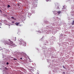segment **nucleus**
Listing matches in <instances>:
<instances>
[{
    "label": "nucleus",
    "mask_w": 74,
    "mask_h": 74,
    "mask_svg": "<svg viewBox=\"0 0 74 74\" xmlns=\"http://www.w3.org/2000/svg\"><path fill=\"white\" fill-rule=\"evenodd\" d=\"M11 18L12 19H14V17H12Z\"/></svg>",
    "instance_id": "obj_9"
},
{
    "label": "nucleus",
    "mask_w": 74,
    "mask_h": 74,
    "mask_svg": "<svg viewBox=\"0 0 74 74\" xmlns=\"http://www.w3.org/2000/svg\"><path fill=\"white\" fill-rule=\"evenodd\" d=\"M74 25V21H73L72 23V25Z\"/></svg>",
    "instance_id": "obj_7"
},
{
    "label": "nucleus",
    "mask_w": 74,
    "mask_h": 74,
    "mask_svg": "<svg viewBox=\"0 0 74 74\" xmlns=\"http://www.w3.org/2000/svg\"><path fill=\"white\" fill-rule=\"evenodd\" d=\"M57 13H58V14H60L61 13V11H58Z\"/></svg>",
    "instance_id": "obj_6"
},
{
    "label": "nucleus",
    "mask_w": 74,
    "mask_h": 74,
    "mask_svg": "<svg viewBox=\"0 0 74 74\" xmlns=\"http://www.w3.org/2000/svg\"><path fill=\"white\" fill-rule=\"evenodd\" d=\"M21 25H20V26H21Z\"/></svg>",
    "instance_id": "obj_18"
},
{
    "label": "nucleus",
    "mask_w": 74,
    "mask_h": 74,
    "mask_svg": "<svg viewBox=\"0 0 74 74\" xmlns=\"http://www.w3.org/2000/svg\"><path fill=\"white\" fill-rule=\"evenodd\" d=\"M30 14V13H28V14Z\"/></svg>",
    "instance_id": "obj_20"
},
{
    "label": "nucleus",
    "mask_w": 74,
    "mask_h": 74,
    "mask_svg": "<svg viewBox=\"0 0 74 74\" xmlns=\"http://www.w3.org/2000/svg\"><path fill=\"white\" fill-rule=\"evenodd\" d=\"M6 64L7 65L9 64V62H6Z\"/></svg>",
    "instance_id": "obj_11"
},
{
    "label": "nucleus",
    "mask_w": 74,
    "mask_h": 74,
    "mask_svg": "<svg viewBox=\"0 0 74 74\" xmlns=\"http://www.w3.org/2000/svg\"><path fill=\"white\" fill-rule=\"evenodd\" d=\"M20 23H21L20 22H19V23L16 22L15 24L17 26H18V25H19Z\"/></svg>",
    "instance_id": "obj_3"
},
{
    "label": "nucleus",
    "mask_w": 74,
    "mask_h": 74,
    "mask_svg": "<svg viewBox=\"0 0 74 74\" xmlns=\"http://www.w3.org/2000/svg\"><path fill=\"white\" fill-rule=\"evenodd\" d=\"M5 70H8V69L7 68V67H6L5 68Z\"/></svg>",
    "instance_id": "obj_10"
},
{
    "label": "nucleus",
    "mask_w": 74,
    "mask_h": 74,
    "mask_svg": "<svg viewBox=\"0 0 74 74\" xmlns=\"http://www.w3.org/2000/svg\"><path fill=\"white\" fill-rule=\"evenodd\" d=\"M62 73L63 74H65V72H63Z\"/></svg>",
    "instance_id": "obj_14"
},
{
    "label": "nucleus",
    "mask_w": 74,
    "mask_h": 74,
    "mask_svg": "<svg viewBox=\"0 0 74 74\" xmlns=\"http://www.w3.org/2000/svg\"><path fill=\"white\" fill-rule=\"evenodd\" d=\"M1 23H0V26H1Z\"/></svg>",
    "instance_id": "obj_17"
},
{
    "label": "nucleus",
    "mask_w": 74,
    "mask_h": 74,
    "mask_svg": "<svg viewBox=\"0 0 74 74\" xmlns=\"http://www.w3.org/2000/svg\"><path fill=\"white\" fill-rule=\"evenodd\" d=\"M14 60H17V59H15V58H14V59H13Z\"/></svg>",
    "instance_id": "obj_15"
},
{
    "label": "nucleus",
    "mask_w": 74,
    "mask_h": 74,
    "mask_svg": "<svg viewBox=\"0 0 74 74\" xmlns=\"http://www.w3.org/2000/svg\"><path fill=\"white\" fill-rule=\"evenodd\" d=\"M20 59H21V60H22V58H20Z\"/></svg>",
    "instance_id": "obj_16"
},
{
    "label": "nucleus",
    "mask_w": 74,
    "mask_h": 74,
    "mask_svg": "<svg viewBox=\"0 0 74 74\" xmlns=\"http://www.w3.org/2000/svg\"><path fill=\"white\" fill-rule=\"evenodd\" d=\"M12 24H14V21L12 22Z\"/></svg>",
    "instance_id": "obj_12"
},
{
    "label": "nucleus",
    "mask_w": 74,
    "mask_h": 74,
    "mask_svg": "<svg viewBox=\"0 0 74 74\" xmlns=\"http://www.w3.org/2000/svg\"><path fill=\"white\" fill-rule=\"evenodd\" d=\"M12 40L13 41H15L16 40V37H13L12 38Z\"/></svg>",
    "instance_id": "obj_4"
},
{
    "label": "nucleus",
    "mask_w": 74,
    "mask_h": 74,
    "mask_svg": "<svg viewBox=\"0 0 74 74\" xmlns=\"http://www.w3.org/2000/svg\"><path fill=\"white\" fill-rule=\"evenodd\" d=\"M63 68H64V69H65V67L64 66H63Z\"/></svg>",
    "instance_id": "obj_13"
},
{
    "label": "nucleus",
    "mask_w": 74,
    "mask_h": 74,
    "mask_svg": "<svg viewBox=\"0 0 74 74\" xmlns=\"http://www.w3.org/2000/svg\"><path fill=\"white\" fill-rule=\"evenodd\" d=\"M33 6L34 7H36L37 6V5H36V4L34 3L33 4Z\"/></svg>",
    "instance_id": "obj_5"
},
{
    "label": "nucleus",
    "mask_w": 74,
    "mask_h": 74,
    "mask_svg": "<svg viewBox=\"0 0 74 74\" xmlns=\"http://www.w3.org/2000/svg\"><path fill=\"white\" fill-rule=\"evenodd\" d=\"M10 7V5H8V8H9V7Z\"/></svg>",
    "instance_id": "obj_8"
},
{
    "label": "nucleus",
    "mask_w": 74,
    "mask_h": 74,
    "mask_svg": "<svg viewBox=\"0 0 74 74\" xmlns=\"http://www.w3.org/2000/svg\"><path fill=\"white\" fill-rule=\"evenodd\" d=\"M18 43L20 45H22L23 46H25L26 45V42H25L22 38L19 40Z\"/></svg>",
    "instance_id": "obj_1"
},
{
    "label": "nucleus",
    "mask_w": 74,
    "mask_h": 74,
    "mask_svg": "<svg viewBox=\"0 0 74 74\" xmlns=\"http://www.w3.org/2000/svg\"><path fill=\"white\" fill-rule=\"evenodd\" d=\"M12 43H13V42H12Z\"/></svg>",
    "instance_id": "obj_21"
},
{
    "label": "nucleus",
    "mask_w": 74,
    "mask_h": 74,
    "mask_svg": "<svg viewBox=\"0 0 74 74\" xmlns=\"http://www.w3.org/2000/svg\"><path fill=\"white\" fill-rule=\"evenodd\" d=\"M59 8V7H58V8Z\"/></svg>",
    "instance_id": "obj_19"
},
{
    "label": "nucleus",
    "mask_w": 74,
    "mask_h": 74,
    "mask_svg": "<svg viewBox=\"0 0 74 74\" xmlns=\"http://www.w3.org/2000/svg\"><path fill=\"white\" fill-rule=\"evenodd\" d=\"M4 43L5 45H12V44H10L9 43H8L7 41H5Z\"/></svg>",
    "instance_id": "obj_2"
}]
</instances>
